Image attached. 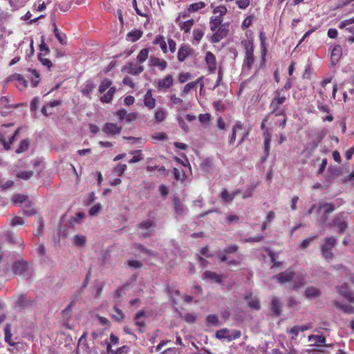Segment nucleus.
Masks as SVG:
<instances>
[{
    "instance_id": "obj_1",
    "label": "nucleus",
    "mask_w": 354,
    "mask_h": 354,
    "mask_svg": "<svg viewBox=\"0 0 354 354\" xmlns=\"http://www.w3.org/2000/svg\"><path fill=\"white\" fill-rule=\"evenodd\" d=\"M289 97V93L283 92L282 90H276L269 105L270 109L269 115H274L275 116L282 117V122L279 124V127L282 128L286 127L287 121L286 109L283 107V104Z\"/></svg>"
},
{
    "instance_id": "obj_2",
    "label": "nucleus",
    "mask_w": 354,
    "mask_h": 354,
    "mask_svg": "<svg viewBox=\"0 0 354 354\" xmlns=\"http://www.w3.org/2000/svg\"><path fill=\"white\" fill-rule=\"evenodd\" d=\"M223 18L221 16H212L209 19V28L213 35L209 39L212 44L218 43L229 33V23L223 24Z\"/></svg>"
},
{
    "instance_id": "obj_3",
    "label": "nucleus",
    "mask_w": 354,
    "mask_h": 354,
    "mask_svg": "<svg viewBox=\"0 0 354 354\" xmlns=\"http://www.w3.org/2000/svg\"><path fill=\"white\" fill-rule=\"evenodd\" d=\"M241 45L245 50L243 69L250 71L254 64V44L252 40L244 39L241 41Z\"/></svg>"
},
{
    "instance_id": "obj_4",
    "label": "nucleus",
    "mask_w": 354,
    "mask_h": 354,
    "mask_svg": "<svg viewBox=\"0 0 354 354\" xmlns=\"http://www.w3.org/2000/svg\"><path fill=\"white\" fill-rule=\"evenodd\" d=\"M336 245V239L333 236L327 237L324 239L323 244L321 246V252L323 257L327 261H330L334 254L332 252L333 249Z\"/></svg>"
},
{
    "instance_id": "obj_5",
    "label": "nucleus",
    "mask_w": 354,
    "mask_h": 354,
    "mask_svg": "<svg viewBox=\"0 0 354 354\" xmlns=\"http://www.w3.org/2000/svg\"><path fill=\"white\" fill-rule=\"evenodd\" d=\"M7 82H15V86L19 91H24L28 87V82L25 77L19 73L9 75L6 78Z\"/></svg>"
},
{
    "instance_id": "obj_6",
    "label": "nucleus",
    "mask_w": 354,
    "mask_h": 354,
    "mask_svg": "<svg viewBox=\"0 0 354 354\" xmlns=\"http://www.w3.org/2000/svg\"><path fill=\"white\" fill-rule=\"evenodd\" d=\"M28 270V263L24 259L15 261L12 265V270L15 274L25 276Z\"/></svg>"
},
{
    "instance_id": "obj_7",
    "label": "nucleus",
    "mask_w": 354,
    "mask_h": 354,
    "mask_svg": "<svg viewBox=\"0 0 354 354\" xmlns=\"http://www.w3.org/2000/svg\"><path fill=\"white\" fill-rule=\"evenodd\" d=\"M194 53V49L187 44H182L178 50L177 59L178 62H183L186 59L193 55Z\"/></svg>"
},
{
    "instance_id": "obj_8",
    "label": "nucleus",
    "mask_w": 354,
    "mask_h": 354,
    "mask_svg": "<svg viewBox=\"0 0 354 354\" xmlns=\"http://www.w3.org/2000/svg\"><path fill=\"white\" fill-rule=\"evenodd\" d=\"M34 301L27 299L26 295L20 294L15 297V307L20 310L32 306Z\"/></svg>"
},
{
    "instance_id": "obj_9",
    "label": "nucleus",
    "mask_w": 354,
    "mask_h": 354,
    "mask_svg": "<svg viewBox=\"0 0 354 354\" xmlns=\"http://www.w3.org/2000/svg\"><path fill=\"white\" fill-rule=\"evenodd\" d=\"M20 131V128H18L15 133L8 136V141L6 140V138L5 134L0 133V143L3 146V149L6 151H8L11 149V145L15 141L17 136L19 134Z\"/></svg>"
},
{
    "instance_id": "obj_10",
    "label": "nucleus",
    "mask_w": 354,
    "mask_h": 354,
    "mask_svg": "<svg viewBox=\"0 0 354 354\" xmlns=\"http://www.w3.org/2000/svg\"><path fill=\"white\" fill-rule=\"evenodd\" d=\"M156 226L155 221L152 220L143 221L138 224V227L142 230H147L144 232L141 236L143 238H147L150 236V232Z\"/></svg>"
},
{
    "instance_id": "obj_11",
    "label": "nucleus",
    "mask_w": 354,
    "mask_h": 354,
    "mask_svg": "<svg viewBox=\"0 0 354 354\" xmlns=\"http://www.w3.org/2000/svg\"><path fill=\"white\" fill-rule=\"evenodd\" d=\"M173 84V76L169 74L167 75L164 78L158 80L156 88L158 91L167 90L170 88L171 86H172Z\"/></svg>"
},
{
    "instance_id": "obj_12",
    "label": "nucleus",
    "mask_w": 354,
    "mask_h": 354,
    "mask_svg": "<svg viewBox=\"0 0 354 354\" xmlns=\"http://www.w3.org/2000/svg\"><path fill=\"white\" fill-rule=\"evenodd\" d=\"M205 61L209 72L210 73H215L217 69L216 56L212 52L207 51L205 54Z\"/></svg>"
},
{
    "instance_id": "obj_13",
    "label": "nucleus",
    "mask_w": 354,
    "mask_h": 354,
    "mask_svg": "<svg viewBox=\"0 0 354 354\" xmlns=\"http://www.w3.org/2000/svg\"><path fill=\"white\" fill-rule=\"evenodd\" d=\"M3 332H4V341L10 346H16L18 343L17 342L18 337H12L11 324H6L4 329H3Z\"/></svg>"
},
{
    "instance_id": "obj_14",
    "label": "nucleus",
    "mask_w": 354,
    "mask_h": 354,
    "mask_svg": "<svg viewBox=\"0 0 354 354\" xmlns=\"http://www.w3.org/2000/svg\"><path fill=\"white\" fill-rule=\"evenodd\" d=\"M294 276L295 272L291 269H287L284 272L276 274L274 277L279 283L283 284L285 283L292 281Z\"/></svg>"
},
{
    "instance_id": "obj_15",
    "label": "nucleus",
    "mask_w": 354,
    "mask_h": 354,
    "mask_svg": "<svg viewBox=\"0 0 354 354\" xmlns=\"http://www.w3.org/2000/svg\"><path fill=\"white\" fill-rule=\"evenodd\" d=\"M144 67L142 66H136L132 62H129L122 68L123 73H127L132 75H138L142 73Z\"/></svg>"
},
{
    "instance_id": "obj_16",
    "label": "nucleus",
    "mask_w": 354,
    "mask_h": 354,
    "mask_svg": "<svg viewBox=\"0 0 354 354\" xmlns=\"http://www.w3.org/2000/svg\"><path fill=\"white\" fill-rule=\"evenodd\" d=\"M26 77L30 80L32 87H37L40 82L39 74L35 69L26 68Z\"/></svg>"
},
{
    "instance_id": "obj_17",
    "label": "nucleus",
    "mask_w": 354,
    "mask_h": 354,
    "mask_svg": "<svg viewBox=\"0 0 354 354\" xmlns=\"http://www.w3.org/2000/svg\"><path fill=\"white\" fill-rule=\"evenodd\" d=\"M121 130V126H118L116 124L113 122H106L102 128V131L106 134L111 136L119 134Z\"/></svg>"
},
{
    "instance_id": "obj_18",
    "label": "nucleus",
    "mask_w": 354,
    "mask_h": 354,
    "mask_svg": "<svg viewBox=\"0 0 354 354\" xmlns=\"http://www.w3.org/2000/svg\"><path fill=\"white\" fill-rule=\"evenodd\" d=\"M338 292L348 299L350 302H354V292L349 290L346 283L337 287Z\"/></svg>"
},
{
    "instance_id": "obj_19",
    "label": "nucleus",
    "mask_w": 354,
    "mask_h": 354,
    "mask_svg": "<svg viewBox=\"0 0 354 354\" xmlns=\"http://www.w3.org/2000/svg\"><path fill=\"white\" fill-rule=\"evenodd\" d=\"M342 55V48L339 45L333 47L330 53V62L333 65H336L340 60Z\"/></svg>"
},
{
    "instance_id": "obj_20",
    "label": "nucleus",
    "mask_w": 354,
    "mask_h": 354,
    "mask_svg": "<svg viewBox=\"0 0 354 354\" xmlns=\"http://www.w3.org/2000/svg\"><path fill=\"white\" fill-rule=\"evenodd\" d=\"M116 115L118 116L119 119L122 120H126L128 122H131L135 120L137 118V114L135 113H127V111L124 109H120L116 112Z\"/></svg>"
},
{
    "instance_id": "obj_21",
    "label": "nucleus",
    "mask_w": 354,
    "mask_h": 354,
    "mask_svg": "<svg viewBox=\"0 0 354 354\" xmlns=\"http://www.w3.org/2000/svg\"><path fill=\"white\" fill-rule=\"evenodd\" d=\"M6 240L9 243L17 245L21 250H23L25 245L22 239L18 238L17 235L12 232L6 234Z\"/></svg>"
},
{
    "instance_id": "obj_22",
    "label": "nucleus",
    "mask_w": 354,
    "mask_h": 354,
    "mask_svg": "<svg viewBox=\"0 0 354 354\" xmlns=\"http://www.w3.org/2000/svg\"><path fill=\"white\" fill-rule=\"evenodd\" d=\"M205 28L203 26L199 27H196L194 28L192 35H193V41L194 44H198L201 41L202 38L205 35Z\"/></svg>"
},
{
    "instance_id": "obj_23",
    "label": "nucleus",
    "mask_w": 354,
    "mask_h": 354,
    "mask_svg": "<svg viewBox=\"0 0 354 354\" xmlns=\"http://www.w3.org/2000/svg\"><path fill=\"white\" fill-rule=\"evenodd\" d=\"M144 104L149 109H153L156 106V99L153 97L152 90L149 89L147 91L144 96Z\"/></svg>"
},
{
    "instance_id": "obj_24",
    "label": "nucleus",
    "mask_w": 354,
    "mask_h": 354,
    "mask_svg": "<svg viewBox=\"0 0 354 354\" xmlns=\"http://www.w3.org/2000/svg\"><path fill=\"white\" fill-rule=\"evenodd\" d=\"M149 65L153 67H158L160 71H164L167 66V62L157 57H151Z\"/></svg>"
},
{
    "instance_id": "obj_25",
    "label": "nucleus",
    "mask_w": 354,
    "mask_h": 354,
    "mask_svg": "<svg viewBox=\"0 0 354 354\" xmlns=\"http://www.w3.org/2000/svg\"><path fill=\"white\" fill-rule=\"evenodd\" d=\"M243 128V124L241 122L237 121L235 124L234 125L232 128V134L230 136L229 138V144L230 145H232L234 144L236 139V132L238 131L242 130Z\"/></svg>"
},
{
    "instance_id": "obj_26",
    "label": "nucleus",
    "mask_w": 354,
    "mask_h": 354,
    "mask_svg": "<svg viewBox=\"0 0 354 354\" xmlns=\"http://www.w3.org/2000/svg\"><path fill=\"white\" fill-rule=\"evenodd\" d=\"M203 279L214 281L218 283H221L223 281V279H222V277L221 275L216 274L214 272L209 271V270H206L203 273Z\"/></svg>"
},
{
    "instance_id": "obj_27",
    "label": "nucleus",
    "mask_w": 354,
    "mask_h": 354,
    "mask_svg": "<svg viewBox=\"0 0 354 354\" xmlns=\"http://www.w3.org/2000/svg\"><path fill=\"white\" fill-rule=\"evenodd\" d=\"M304 295L308 299H315L321 295V291L314 286H308L304 291Z\"/></svg>"
},
{
    "instance_id": "obj_28",
    "label": "nucleus",
    "mask_w": 354,
    "mask_h": 354,
    "mask_svg": "<svg viewBox=\"0 0 354 354\" xmlns=\"http://www.w3.org/2000/svg\"><path fill=\"white\" fill-rule=\"evenodd\" d=\"M30 140L28 138H26L24 140H21L17 148L15 150V153L17 154H21L22 153L26 152L30 147Z\"/></svg>"
},
{
    "instance_id": "obj_29",
    "label": "nucleus",
    "mask_w": 354,
    "mask_h": 354,
    "mask_svg": "<svg viewBox=\"0 0 354 354\" xmlns=\"http://www.w3.org/2000/svg\"><path fill=\"white\" fill-rule=\"evenodd\" d=\"M116 91L117 89L115 86L111 87L109 89V91L100 97V101L102 103L111 102L114 97Z\"/></svg>"
},
{
    "instance_id": "obj_30",
    "label": "nucleus",
    "mask_w": 354,
    "mask_h": 354,
    "mask_svg": "<svg viewBox=\"0 0 354 354\" xmlns=\"http://www.w3.org/2000/svg\"><path fill=\"white\" fill-rule=\"evenodd\" d=\"M194 24V19H189L185 21H181L178 23V26L180 30L183 31L185 34L189 33L192 28Z\"/></svg>"
},
{
    "instance_id": "obj_31",
    "label": "nucleus",
    "mask_w": 354,
    "mask_h": 354,
    "mask_svg": "<svg viewBox=\"0 0 354 354\" xmlns=\"http://www.w3.org/2000/svg\"><path fill=\"white\" fill-rule=\"evenodd\" d=\"M173 205L176 213L178 215H182L185 210V205L180 201V198L174 197L173 199Z\"/></svg>"
},
{
    "instance_id": "obj_32",
    "label": "nucleus",
    "mask_w": 354,
    "mask_h": 354,
    "mask_svg": "<svg viewBox=\"0 0 354 354\" xmlns=\"http://www.w3.org/2000/svg\"><path fill=\"white\" fill-rule=\"evenodd\" d=\"M333 225L338 227L339 233L343 232L347 228L346 222L339 216H336L333 219Z\"/></svg>"
},
{
    "instance_id": "obj_33",
    "label": "nucleus",
    "mask_w": 354,
    "mask_h": 354,
    "mask_svg": "<svg viewBox=\"0 0 354 354\" xmlns=\"http://www.w3.org/2000/svg\"><path fill=\"white\" fill-rule=\"evenodd\" d=\"M270 308L271 311L275 315H280L281 314V304L280 301L277 297H274L270 303Z\"/></svg>"
},
{
    "instance_id": "obj_34",
    "label": "nucleus",
    "mask_w": 354,
    "mask_h": 354,
    "mask_svg": "<svg viewBox=\"0 0 354 354\" xmlns=\"http://www.w3.org/2000/svg\"><path fill=\"white\" fill-rule=\"evenodd\" d=\"M153 44L159 45L163 53H167V43L162 35H157L153 41Z\"/></svg>"
},
{
    "instance_id": "obj_35",
    "label": "nucleus",
    "mask_w": 354,
    "mask_h": 354,
    "mask_svg": "<svg viewBox=\"0 0 354 354\" xmlns=\"http://www.w3.org/2000/svg\"><path fill=\"white\" fill-rule=\"evenodd\" d=\"M142 31L134 29L127 34V39L131 42H136L142 37Z\"/></svg>"
},
{
    "instance_id": "obj_36",
    "label": "nucleus",
    "mask_w": 354,
    "mask_h": 354,
    "mask_svg": "<svg viewBox=\"0 0 354 354\" xmlns=\"http://www.w3.org/2000/svg\"><path fill=\"white\" fill-rule=\"evenodd\" d=\"M245 299L248 301V306L251 309L259 310L261 308L260 301L258 299H254L251 295H246Z\"/></svg>"
},
{
    "instance_id": "obj_37",
    "label": "nucleus",
    "mask_w": 354,
    "mask_h": 354,
    "mask_svg": "<svg viewBox=\"0 0 354 354\" xmlns=\"http://www.w3.org/2000/svg\"><path fill=\"white\" fill-rule=\"evenodd\" d=\"M112 317L118 322L122 321L124 317V314L118 306H113L111 311Z\"/></svg>"
},
{
    "instance_id": "obj_38",
    "label": "nucleus",
    "mask_w": 354,
    "mask_h": 354,
    "mask_svg": "<svg viewBox=\"0 0 354 354\" xmlns=\"http://www.w3.org/2000/svg\"><path fill=\"white\" fill-rule=\"evenodd\" d=\"M94 88H95V84L91 81H87L83 85L81 92L84 95L90 97V94L93 91Z\"/></svg>"
},
{
    "instance_id": "obj_39",
    "label": "nucleus",
    "mask_w": 354,
    "mask_h": 354,
    "mask_svg": "<svg viewBox=\"0 0 354 354\" xmlns=\"http://www.w3.org/2000/svg\"><path fill=\"white\" fill-rule=\"evenodd\" d=\"M167 117L166 111L162 109L158 108L154 113V120L156 123L162 122Z\"/></svg>"
},
{
    "instance_id": "obj_40",
    "label": "nucleus",
    "mask_w": 354,
    "mask_h": 354,
    "mask_svg": "<svg viewBox=\"0 0 354 354\" xmlns=\"http://www.w3.org/2000/svg\"><path fill=\"white\" fill-rule=\"evenodd\" d=\"M145 317V312L144 310L138 311L134 316L135 325L139 327H145L146 324L144 320H140L141 317Z\"/></svg>"
},
{
    "instance_id": "obj_41",
    "label": "nucleus",
    "mask_w": 354,
    "mask_h": 354,
    "mask_svg": "<svg viewBox=\"0 0 354 354\" xmlns=\"http://www.w3.org/2000/svg\"><path fill=\"white\" fill-rule=\"evenodd\" d=\"M54 27V35L59 42L64 45L66 44V36L64 33H60L59 30L55 24H53Z\"/></svg>"
},
{
    "instance_id": "obj_42",
    "label": "nucleus",
    "mask_w": 354,
    "mask_h": 354,
    "mask_svg": "<svg viewBox=\"0 0 354 354\" xmlns=\"http://www.w3.org/2000/svg\"><path fill=\"white\" fill-rule=\"evenodd\" d=\"M112 81L108 78H104L100 83L98 92L100 93H103L106 90L109 89L112 85Z\"/></svg>"
},
{
    "instance_id": "obj_43",
    "label": "nucleus",
    "mask_w": 354,
    "mask_h": 354,
    "mask_svg": "<svg viewBox=\"0 0 354 354\" xmlns=\"http://www.w3.org/2000/svg\"><path fill=\"white\" fill-rule=\"evenodd\" d=\"M308 341H314L317 345H325L326 339L323 335H310L308 336Z\"/></svg>"
},
{
    "instance_id": "obj_44",
    "label": "nucleus",
    "mask_w": 354,
    "mask_h": 354,
    "mask_svg": "<svg viewBox=\"0 0 354 354\" xmlns=\"http://www.w3.org/2000/svg\"><path fill=\"white\" fill-rule=\"evenodd\" d=\"M230 330L227 328H223L217 330L215 333V337L218 339H227L228 342Z\"/></svg>"
},
{
    "instance_id": "obj_45",
    "label": "nucleus",
    "mask_w": 354,
    "mask_h": 354,
    "mask_svg": "<svg viewBox=\"0 0 354 354\" xmlns=\"http://www.w3.org/2000/svg\"><path fill=\"white\" fill-rule=\"evenodd\" d=\"M206 4L203 1H198L192 3L188 7L189 12H196L205 7Z\"/></svg>"
},
{
    "instance_id": "obj_46",
    "label": "nucleus",
    "mask_w": 354,
    "mask_h": 354,
    "mask_svg": "<svg viewBox=\"0 0 354 354\" xmlns=\"http://www.w3.org/2000/svg\"><path fill=\"white\" fill-rule=\"evenodd\" d=\"M202 80V77H199L194 82L187 83L183 90V95L187 94L191 90L195 88L198 82Z\"/></svg>"
},
{
    "instance_id": "obj_47",
    "label": "nucleus",
    "mask_w": 354,
    "mask_h": 354,
    "mask_svg": "<svg viewBox=\"0 0 354 354\" xmlns=\"http://www.w3.org/2000/svg\"><path fill=\"white\" fill-rule=\"evenodd\" d=\"M334 304L337 308L342 309L344 313L347 314L354 313V307L351 305H342L339 301H335Z\"/></svg>"
},
{
    "instance_id": "obj_48",
    "label": "nucleus",
    "mask_w": 354,
    "mask_h": 354,
    "mask_svg": "<svg viewBox=\"0 0 354 354\" xmlns=\"http://www.w3.org/2000/svg\"><path fill=\"white\" fill-rule=\"evenodd\" d=\"M131 154H133L134 156L131 159L129 160V162L130 164L138 162L143 159V155L141 152V150H135L130 152Z\"/></svg>"
},
{
    "instance_id": "obj_49",
    "label": "nucleus",
    "mask_w": 354,
    "mask_h": 354,
    "mask_svg": "<svg viewBox=\"0 0 354 354\" xmlns=\"http://www.w3.org/2000/svg\"><path fill=\"white\" fill-rule=\"evenodd\" d=\"M220 198L222 199V201L225 203H230L232 202L233 199V195L232 194L229 193L227 189L224 188L221 194H220Z\"/></svg>"
},
{
    "instance_id": "obj_50",
    "label": "nucleus",
    "mask_w": 354,
    "mask_h": 354,
    "mask_svg": "<svg viewBox=\"0 0 354 354\" xmlns=\"http://www.w3.org/2000/svg\"><path fill=\"white\" fill-rule=\"evenodd\" d=\"M28 198L26 195L17 194L13 196L12 201L14 204H22L27 201Z\"/></svg>"
},
{
    "instance_id": "obj_51",
    "label": "nucleus",
    "mask_w": 354,
    "mask_h": 354,
    "mask_svg": "<svg viewBox=\"0 0 354 354\" xmlns=\"http://www.w3.org/2000/svg\"><path fill=\"white\" fill-rule=\"evenodd\" d=\"M149 56V50L147 48L142 49L137 56V60L140 63L145 62Z\"/></svg>"
},
{
    "instance_id": "obj_52",
    "label": "nucleus",
    "mask_w": 354,
    "mask_h": 354,
    "mask_svg": "<svg viewBox=\"0 0 354 354\" xmlns=\"http://www.w3.org/2000/svg\"><path fill=\"white\" fill-rule=\"evenodd\" d=\"M34 172L32 171H22L17 174L16 176L18 178L23 180H29L32 177Z\"/></svg>"
},
{
    "instance_id": "obj_53",
    "label": "nucleus",
    "mask_w": 354,
    "mask_h": 354,
    "mask_svg": "<svg viewBox=\"0 0 354 354\" xmlns=\"http://www.w3.org/2000/svg\"><path fill=\"white\" fill-rule=\"evenodd\" d=\"M44 56L45 55L43 53H39L38 55V59L42 64L43 66H45L48 69H50V68L53 66V63L50 59L44 57Z\"/></svg>"
},
{
    "instance_id": "obj_54",
    "label": "nucleus",
    "mask_w": 354,
    "mask_h": 354,
    "mask_svg": "<svg viewBox=\"0 0 354 354\" xmlns=\"http://www.w3.org/2000/svg\"><path fill=\"white\" fill-rule=\"evenodd\" d=\"M132 6L133 7L136 13L141 17H147V9H140L138 7L137 1L132 0Z\"/></svg>"
},
{
    "instance_id": "obj_55",
    "label": "nucleus",
    "mask_w": 354,
    "mask_h": 354,
    "mask_svg": "<svg viewBox=\"0 0 354 354\" xmlns=\"http://www.w3.org/2000/svg\"><path fill=\"white\" fill-rule=\"evenodd\" d=\"M74 244L76 246H83L86 243V236L83 235L77 234L73 237Z\"/></svg>"
},
{
    "instance_id": "obj_56",
    "label": "nucleus",
    "mask_w": 354,
    "mask_h": 354,
    "mask_svg": "<svg viewBox=\"0 0 354 354\" xmlns=\"http://www.w3.org/2000/svg\"><path fill=\"white\" fill-rule=\"evenodd\" d=\"M344 85H349L348 91L351 95L354 94V75H351L346 80L343 84Z\"/></svg>"
},
{
    "instance_id": "obj_57",
    "label": "nucleus",
    "mask_w": 354,
    "mask_h": 354,
    "mask_svg": "<svg viewBox=\"0 0 354 354\" xmlns=\"http://www.w3.org/2000/svg\"><path fill=\"white\" fill-rule=\"evenodd\" d=\"M25 223V220L23 218L17 216H14L10 221V225L12 227L23 225Z\"/></svg>"
},
{
    "instance_id": "obj_58",
    "label": "nucleus",
    "mask_w": 354,
    "mask_h": 354,
    "mask_svg": "<svg viewBox=\"0 0 354 354\" xmlns=\"http://www.w3.org/2000/svg\"><path fill=\"white\" fill-rule=\"evenodd\" d=\"M320 209H324L326 214H330L335 210V206L330 203H326L319 206Z\"/></svg>"
},
{
    "instance_id": "obj_59",
    "label": "nucleus",
    "mask_w": 354,
    "mask_h": 354,
    "mask_svg": "<svg viewBox=\"0 0 354 354\" xmlns=\"http://www.w3.org/2000/svg\"><path fill=\"white\" fill-rule=\"evenodd\" d=\"M227 10L225 6H218L214 9V14H218V16H221V18H223V16L227 13Z\"/></svg>"
},
{
    "instance_id": "obj_60",
    "label": "nucleus",
    "mask_w": 354,
    "mask_h": 354,
    "mask_svg": "<svg viewBox=\"0 0 354 354\" xmlns=\"http://www.w3.org/2000/svg\"><path fill=\"white\" fill-rule=\"evenodd\" d=\"M174 176L176 180L183 181L185 178V174L183 169L180 170L177 168H174Z\"/></svg>"
},
{
    "instance_id": "obj_61",
    "label": "nucleus",
    "mask_w": 354,
    "mask_h": 354,
    "mask_svg": "<svg viewBox=\"0 0 354 354\" xmlns=\"http://www.w3.org/2000/svg\"><path fill=\"white\" fill-rule=\"evenodd\" d=\"M206 321L208 324H211L214 326H217L219 322L218 316L214 314L207 315L206 317Z\"/></svg>"
},
{
    "instance_id": "obj_62",
    "label": "nucleus",
    "mask_w": 354,
    "mask_h": 354,
    "mask_svg": "<svg viewBox=\"0 0 354 354\" xmlns=\"http://www.w3.org/2000/svg\"><path fill=\"white\" fill-rule=\"evenodd\" d=\"M239 246L236 244H230L228 247L224 248L223 252L225 254H234L238 251Z\"/></svg>"
},
{
    "instance_id": "obj_63",
    "label": "nucleus",
    "mask_w": 354,
    "mask_h": 354,
    "mask_svg": "<svg viewBox=\"0 0 354 354\" xmlns=\"http://www.w3.org/2000/svg\"><path fill=\"white\" fill-rule=\"evenodd\" d=\"M241 331L239 330H231V332L230 331L228 342L239 338L241 337Z\"/></svg>"
},
{
    "instance_id": "obj_64",
    "label": "nucleus",
    "mask_w": 354,
    "mask_h": 354,
    "mask_svg": "<svg viewBox=\"0 0 354 354\" xmlns=\"http://www.w3.org/2000/svg\"><path fill=\"white\" fill-rule=\"evenodd\" d=\"M132 248L136 250H139L141 252L144 254H149L151 253V250L145 248L140 243H135Z\"/></svg>"
}]
</instances>
